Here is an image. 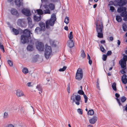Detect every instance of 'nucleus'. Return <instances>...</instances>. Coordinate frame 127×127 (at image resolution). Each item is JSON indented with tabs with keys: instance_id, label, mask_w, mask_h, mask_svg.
<instances>
[{
	"instance_id": "1",
	"label": "nucleus",
	"mask_w": 127,
	"mask_h": 127,
	"mask_svg": "<svg viewBox=\"0 0 127 127\" xmlns=\"http://www.w3.org/2000/svg\"><path fill=\"white\" fill-rule=\"evenodd\" d=\"M31 34L32 33L27 29H25L24 31L23 34L21 35V42L22 43L25 44L28 42L29 39L31 38Z\"/></svg>"
},
{
	"instance_id": "2",
	"label": "nucleus",
	"mask_w": 127,
	"mask_h": 127,
	"mask_svg": "<svg viewBox=\"0 0 127 127\" xmlns=\"http://www.w3.org/2000/svg\"><path fill=\"white\" fill-rule=\"evenodd\" d=\"M56 20V15L55 14L53 13L51 15L50 19L46 22V28L49 29V25L51 26H53Z\"/></svg>"
},
{
	"instance_id": "3",
	"label": "nucleus",
	"mask_w": 127,
	"mask_h": 127,
	"mask_svg": "<svg viewBox=\"0 0 127 127\" xmlns=\"http://www.w3.org/2000/svg\"><path fill=\"white\" fill-rule=\"evenodd\" d=\"M42 4L45 9L49 8L51 10H54L55 8L54 5L52 3H49L48 0H41Z\"/></svg>"
},
{
	"instance_id": "4",
	"label": "nucleus",
	"mask_w": 127,
	"mask_h": 127,
	"mask_svg": "<svg viewBox=\"0 0 127 127\" xmlns=\"http://www.w3.org/2000/svg\"><path fill=\"white\" fill-rule=\"evenodd\" d=\"M52 51L51 47L49 46L46 44L45 46V56L47 59H48L50 57L52 53Z\"/></svg>"
},
{
	"instance_id": "5",
	"label": "nucleus",
	"mask_w": 127,
	"mask_h": 127,
	"mask_svg": "<svg viewBox=\"0 0 127 127\" xmlns=\"http://www.w3.org/2000/svg\"><path fill=\"white\" fill-rule=\"evenodd\" d=\"M71 99L73 100L72 103L75 102V104L77 105L80 104V101L81 99V96L79 95H75L73 94L71 95Z\"/></svg>"
},
{
	"instance_id": "6",
	"label": "nucleus",
	"mask_w": 127,
	"mask_h": 127,
	"mask_svg": "<svg viewBox=\"0 0 127 127\" xmlns=\"http://www.w3.org/2000/svg\"><path fill=\"white\" fill-rule=\"evenodd\" d=\"M83 76L82 69L80 68H78L77 71L75 76V78L77 80L80 81L82 79Z\"/></svg>"
},
{
	"instance_id": "7",
	"label": "nucleus",
	"mask_w": 127,
	"mask_h": 127,
	"mask_svg": "<svg viewBox=\"0 0 127 127\" xmlns=\"http://www.w3.org/2000/svg\"><path fill=\"white\" fill-rule=\"evenodd\" d=\"M103 28V23L102 22L99 23H96V30L97 32H102Z\"/></svg>"
},
{
	"instance_id": "8",
	"label": "nucleus",
	"mask_w": 127,
	"mask_h": 127,
	"mask_svg": "<svg viewBox=\"0 0 127 127\" xmlns=\"http://www.w3.org/2000/svg\"><path fill=\"white\" fill-rule=\"evenodd\" d=\"M36 48L39 51H43L44 48V45L41 42H38L36 45Z\"/></svg>"
},
{
	"instance_id": "9",
	"label": "nucleus",
	"mask_w": 127,
	"mask_h": 127,
	"mask_svg": "<svg viewBox=\"0 0 127 127\" xmlns=\"http://www.w3.org/2000/svg\"><path fill=\"white\" fill-rule=\"evenodd\" d=\"M22 13L26 16H29L31 15L30 10L28 9L24 8L22 10Z\"/></svg>"
},
{
	"instance_id": "10",
	"label": "nucleus",
	"mask_w": 127,
	"mask_h": 127,
	"mask_svg": "<svg viewBox=\"0 0 127 127\" xmlns=\"http://www.w3.org/2000/svg\"><path fill=\"white\" fill-rule=\"evenodd\" d=\"M115 0V2L117 3V5H118L119 6H123L126 5L127 3V0Z\"/></svg>"
},
{
	"instance_id": "11",
	"label": "nucleus",
	"mask_w": 127,
	"mask_h": 127,
	"mask_svg": "<svg viewBox=\"0 0 127 127\" xmlns=\"http://www.w3.org/2000/svg\"><path fill=\"white\" fill-rule=\"evenodd\" d=\"M17 23L18 25L22 27L25 24V22L23 19H19L17 21Z\"/></svg>"
},
{
	"instance_id": "12",
	"label": "nucleus",
	"mask_w": 127,
	"mask_h": 127,
	"mask_svg": "<svg viewBox=\"0 0 127 127\" xmlns=\"http://www.w3.org/2000/svg\"><path fill=\"white\" fill-rule=\"evenodd\" d=\"M27 20L28 21L30 28H32L34 27V25L32 23V21L31 18L29 17H28L27 18Z\"/></svg>"
},
{
	"instance_id": "13",
	"label": "nucleus",
	"mask_w": 127,
	"mask_h": 127,
	"mask_svg": "<svg viewBox=\"0 0 127 127\" xmlns=\"http://www.w3.org/2000/svg\"><path fill=\"white\" fill-rule=\"evenodd\" d=\"M16 94L18 97L25 96V95L23 92L22 91L20 90H18L16 91Z\"/></svg>"
},
{
	"instance_id": "14",
	"label": "nucleus",
	"mask_w": 127,
	"mask_h": 127,
	"mask_svg": "<svg viewBox=\"0 0 127 127\" xmlns=\"http://www.w3.org/2000/svg\"><path fill=\"white\" fill-rule=\"evenodd\" d=\"M11 14L14 15H16V16H18L19 15V14L17 10L14 8H12L10 11Z\"/></svg>"
},
{
	"instance_id": "15",
	"label": "nucleus",
	"mask_w": 127,
	"mask_h": 127,
	"mask_svg": "<svg viewBox=\"0 0 127 127\" xmlns=\"http://www.w3.org/2000/svg\"><path fill=\"white\" fill-rule=\"evenodd\" d=\"M121 16L124 17V20L125 21H127V11H125L122 12L121 14Z\"/></svg>"
},
{
	"instance_id": "16",
	"label": "nucleus",
	"mask_w": 127,
	"mask_h": 127,
	"mask_svg": "<svg viewBox=\"0 0 127 127\" xmlns=\"http://www.w3.org/2000/svg\"><path fill=\"white\" fill-rule=\"evenodd\" d=\"M121 79L123 83L126 84L127 83V76L125 74H124L122 77Z\"/></svg>"
},
{
	"instance_id": "17",
	"label": "nucleus",
	"mask_w": 127,
	"mask_h": 127,
	"mask_svg": "<svg viewBox=\"0 0 127 127\" xmlns=\"http://www.w3.org/2000/svg\"><path fill=\"white\" fill-rule=\"evenodd\" d=\"M67 45L70 48L73 47L74 46V44L73 40H69L68 41Z\"/></svg>"
},
{
	"instance_id": "18",
	"label": "nucleus",
	"mask_w": 127,
	"mask_h": 127,
	"mask_svg": "<svg viewBox=\"0 0 127 127\" xmlns=\"http://www.w3.org/2000/svg\"><path fill=\"white\" fill-rule=\"evenodd\" d=\"M97 120V117H96L94 116L92 118L90 119L89 120L90 123L92 124H95Z\"/></svg>"
},
{
	"instance_id": "19",
	"label": "nucleus",
	"mask_w": 127,
	"mask_h": 127,
	"mask_svg": "<svg viewBox=\"0 0 127 127\" xmlns=\"http://www.w3.org/2000/svg\"><path fill=\"white\" fill-rule=\"evenodd\" d=\"M39 25L40 27L41 30L44 31L45 29V25L44 23L42 22H40L39 23Z\"/></svg>"
},
{
	"instance_id": "20",
	"label": "nucleus",
	"mask_w": 127,
	"mask_h": 127,
	"mask_svg": "<svg viewBox=\"0 0 127 127\" xmlns=\"http://www.w3.org/2000/svg\"><path fill=\"white\" fill-rule=\"evenodd\" d=\"M34 20L36 21H38L41 20L40 15L39 14L34 15Z\"/></svg>"
},
{
	"instance_id": "21",
	"label": "nucleus",
	"mask_w": 127,
	"mask_h": 127,
	"mask_svg": "<svg viewBox=\"0 0 127 127\" xmlns=\"http://www.w3.org/2000/svg\"><path fill=\"white\" fill-rule=\"evenodd\" d=\"M127 10L126 8L124 7H121L117 9V11L119 13H121L123 11H126Z\"/></svg>"
},
{
	"instance_id": "22",
	"label": "nucleus",
	"mask_w": 127,
	"mask_h": 127,
	"mask_svg": "<svg viewBox=\"0 0 127 127\" xmlns=\"http://www.w3.org/2000/svg\"><path fill=\"white\" fill-rule=\"evenodd\" d=\"M33 49V47L32 45H29L27 47V49L28 51H32Z\"/></svg>"
},
{
	"instance_id": "23",
	"label": "nucleus",
	"mask_w": 127,
	"mask_h": 127,
	"mask_svg": "<svg viewBox=\"0 0 127 127\" xmlns=\"http://www.w3.org/2000/svg\"><path fill=\"white\" fill-rule=\"evenodd\" d=\"M36 88L38 89V90L39 91V94H41L42 93V87H41L40 85H38L36 86Z\"/></svg>"
},
{
	"instance_id": "24",
	"label": "nucleus",
	"mask_w": 127,
	"mask_h": 127,
	"mask_svg": "<svg viewBox=\"0 0 127 127\" xmlns=\"http://www.w3.org/2000/svg\"><path fill=\"white\" fill-rule=\"evenodd\" d=\"M20 0H15V2L16 5L18 7H19L21 5H23V3Z\"/></svg>"
},
{
	"instance_id": "25",
	"label": "nucleus",
	"mask_w": 127,
	"mask_h": 127,
	"mask_svg": "<svg viewBox=\"0 0 127 127\" xmlns=\"http://www.w3.org/2000/svg\"><path fill=\"white\" fill-rule=\"evenodd\" d=\"M12 32L13 34L15 35H17L19 33V31L17 30L14 28L12 29Z\"/></svg>"
},
{
	"instance_id": "26",
	"label": "nucleus",
	"mask_w": 127,
	"mask_h": 127,
	"mask_svg": "<svg viewBox=\"0 0 127 127\" xmlns=\"http://www.w3.org/2000/svg\"><path fill=\"white\" fill-rule=\"evenodd\" d=\"M97 37L99 38H102L103 37V33L102 32H97Z\"/></svg>"
},
{
	"instance_id": "27",
	"label": "nucleus",
	"mask_w": 127,
	"mask_h": 127,
	"mask_svg": "<svg viewBox=\"0 0 127 127\" xmlns=\"http://www.w3.org/2000/svg\"><path fill=\"white\" fill-rule=\"evenodd\" d=\"M116 20L118 22H121L122 20L121 17L119 15H117L116 17Z\"/></svg>"
},
{
	"instance_id": "28",
	"label": "nucleus",
	"mask_w": 127,
	"mask_h": 127,
	"mask_svg": "<svg viewBox=\"0 0 127 127\" xmlns=\"http://www.w3.org/2000/svg\"><path fill=\"white\" fill-rule=\"evenodd\" d=\"M36 11L37 13V14H39L40 15H42L43 14V11H42L41 9H37L36 10Z\"/></svg>"
},
{
	"instance_id": "29",
	"label": "nucleus",
	"mask_w": 127,
	"mask_h": 127,
	"mask_svg": "<svg viewBox=\"0 0 127 127\" xmlns=\"http://www.w3.org/2000/svg\"><path fill=\"white\" fill-rule=\"evenodd\" d=\"M123 30L124 31H127V26L125 23H124L122 25Z\"/></svg>"
},
{
	"instance_id": "30",
	"label": "nucleus",
	"mask_w": 127,
	"mask_h": 127,
	"mask_svg": "<svg viewBox=\"0 0 127 127\" xmlns=\"http://www.w3.org/2000/svg\"><path fill=\"white\" fill-rule=\"evenodd\" d=\"M50 43L52 47H55L56 46V44L55 42L53 40H50Z\"/></svg>"
},
{
	"instance_id": "31",
	"label": "nucleus",
	"mask_w": 127,
	"mask_h": 127,
	"mask_svg": "<svg viewBox=\"0 0 127 127\" xmlns=\"http://www.w3.org/2000/svg\"><path fill=\"white\" fill-rule=\"evenodd\" d=\"M23 72L25 74H26L28 72V69L26 67L24 68L22 70Z\"/></svg>"
},
{
	"instance_id": "32",
	"label": "nucleus",
	"mask_w": 127,
	"mask_h": 127,
	"mask_svg": "<svg viewBox=\"0 0 127 127\" xmlns=\"http://www.w3.org/2000/svg\"><path fill=\"white\" fill-rule=\"evenodd\" d=\"M94 111L93 109L90 110L88 112V115L91 116L92 115L94 114Z\"/></svg>"
},
{
	"instance_id": "33",
	"label": "nucleus",
	"mask_w": 127,
	"mask_h": 127,
	"mask_svg": "<svg viewBox=\"0 0 127 127\" xmlns=\"http://www.w3.org/2000/svg\"><path fill=\"white\" fill-rule=\"evenodd\" d=\"M43 14H50V10L48 9H46L43 11Z\"/></svg>"
},
{
	"instance_id": "34",
	"label": "nucleus",
	"mask_w": 127,
	"mask_h": 127,
	"mask_svg": "<svg viewBox=\"0 0 127 127\" xmlns=\"http://www.w3.org/2000/svg\"><path fill=\"white\" fill-rule=\"evenodd\" d=\"M69 22V19L68 17L66 16L65 18L64 22L66 24H67Z\"/></svg>"
},
{
	"instance_id": "35",
	"label": "nucleus",
	"mask_w": 127,
	"mask_h": 127,
	"mask_svg": "<svg viewBox=\"0 0 127 127\" xmlns=\"http://www.w3.org/2000/svg\"><path fill=\"white\" fill-rule=\"evenodd\" d=\"M119 64L120 65L126 64V62L123 59H121L120 61Z\"/></svg>"
},
{
	"instance_id": "36",
	"label": "nucleus",
	"mask_w": 127,
	"mask_h": 127,
	"mask_svg": "<svg viewBox=\"0 0 127 127\" xmlns=\"http://www.w3.org/2000/svg\"><path fill=\"white\" fill-rule=\"evenodd\" d=\"M116 85V84L115 83H113L112 85V88L115 91H116L117 90Z\"/></svg>"
},
{
	"instance_id": "37",
	"label": "nucleus",
	"mask_w": 127,
	"mask_h": 127,
	"mask_svg": "<svg viewBox=\"0 0 127 127\" xmlns=\"http://www.w3.org/2000/svg\"><path fill=\"white\" fill-rule=\"evenodd\" d=\"M85 56L86 55L84 51L83 50H82L81 51V57L83 58H85Z\"/></svg>"
},
{
	"instance_id": "38",
	"label": "nucleus",
	"mask_w": 127,
	"mask_h": 127,
	"mask_svg": "<svg viewBox=\"0 0 127 127\" xmlns=\"http://www.w3.org/2000/svg\"><path fill=\"white\" fill-rule=\"evenodd\" d=\"M7 62L9 66L11 67H12L13 66V63L11 61L9 60L7 61Z\"/></svg>"
},
{
	"instance_id": "39",
	"label": "nucleus",
	"mask_w": 127,
	"mask_h": 127,
	"mask_svg": "<svg viewBox=\"0 0 127 127\" xmlns=\"http://www.w3.org/2000/svg\"><path fill=\"white\" fill-rule=\"evenodd\" d=\"M42 30H41L40 28L39 27H37L35 30V33L37 34L38 32H40Z\"/></svg>"
},
{
	"instance_id": "40",
	"label": "nucleus",
	"mask_w": 127,
	"mask_h": 127,
	"mask_svg": "<svg viewBox=\"0 0 127 127\" xmlns=\"http://www.w3.org/2000/svg\"><path fill=\"white\" fill-rule=\"evenodd\" d=\"M68 37L69 40H72V39L73 38V36L72 35V32H70Z\"/></svg>"
},
{
	"instance_id": "41",
	"label": "nucleus",
	"mask_w": 127,
	"mask_h": 127,
	"mask_svg": "<svg viewBox=\"0 0 127 127\" xmlns=\"http://www.w3.org/2000/svg\"><path fill=\"white\" fill-rule=\"evenodd\" d=\"M0 49L2 50V51H3V52H4V51L3 46L0 42Z\"/></svg>"
},
{
	"instance_id": "42",
	"label": "nucleus",
	"mask_w": 127,
	"mask_h": 127,
	"mask_svg": "<svg viewBox=\"0 0 127 127\" xmlns=\"http://www.w3.org/2000/svg\"><path fill=\"white\" fill-rule=\"evenodd\" d=\"M67 68L66 66H64L62 68H60L59 71H65Z\"/></svg>"
},
{
	"instance_id": "43",
	"label": "nucleus",
	"mask_w": 127,
	"mask_h": 127,
	"mask_svg": "<svg viewBox=\"0 0 127 127\" xmlns=\"http://www.w3.org/2000/svg\"><path fill=\"white\" fill-rule=\"evenodd\" d=\"M126 98L124 96L122 97L121 98V101L123 102H124L126 100Z\"/></svg>"
},
{
	"instance_id": "44",
	"label": "nucleus",
	"mask_w": 127,
	"mask_h": 127,
	"mask_svg": "<svg viewBox=\"0 0 127 127\" xmlns=\"http://www.w3.org/2000/svg\"><path fill=\"white\" fill-rule=\"evenodd\" d=\"M115 1L114 2V3L112 0L110 1L109 2V3L108 4V5H113L115 6H116L117 5V4H115Z\"/></svg>"
},
{
	"instance_id": "45",
	"label": "nucleus",
	"mask_w": 127,
	"mask_h": 127,
	"mask_svg": "<svg viewBox=\"0 0 127 127\" xmlns=\"http://www.w3.org/2000/svg\"><path fill=\"white\" fill-rule=\"evenodd\" d=\"M78 93L81 95H84V92L82 91V90H79L78 92Z\"/></svg>"
},
{
	"instance_id": "46",
	"label": "nucleus",
	"mask_w": 127,
	"mask_h": 127,
	"mask_svg": "<svg viewBox=\"0 0 127 127\" xmlns=\"http://www.w3.org/2000/svg\"><path fill=\"white\" fill-rule=\"evenodd\" d=\"M100 49L101 51L104 53H105L106 51L103 46L101 45L100 46Z\"/></svg>"
},
{
	"instance_id": "47",
	"label": "nucleus",
	"mask_w": 127,
	"mask_h": 127,
	"mask_svg": "<svg viewBox=\"0 0 127 127\" xmlns=\"http://www.w3.org/2000/svg\"><path fill=\"white\" fill-rule=\"evenodd\" d=\"M107 58L106 55H103L102 56V60L104 61H106Z\"/></svg>"
},
{
	"instance_id": "48",
	"label": "nucleus",
	"mask_w": 127,
	"mask_h": 127,
	"mask_svg": "<svg viewBox=\"0 0 127 127\" xmlns=\"http://www.w3.org/2000/svg\"><path fill=\"white\" fill-rule=\"evenodd\" d=\"M78 112L80 114H83V110L82 109L79 108L77 110Z\"/></svg>"
},
{
	"instance_id": "49",
	"label": "nucleus",
	"mask_w": 127,
	"mask_h": 127,
	"mask_svg": "<svg viewBox=\"0 0 127 127\" xmlns=\"http://www.w3.org/2000/svg\"><path fill=\"white\" fill-rule=\"evenodd\" d=\"M83 96L85 99V103H86L88 100V97L85 94Z\"/></svg>"
},
{
	"instance_id": "50",
	"label": "nucleus",
	"mask_w": 127,
	"mask_h": 127,
	"mask_svg": "<svg viewBox=\"0 0 127 127\" xmlns=\"http://www.w3.org/2000/svg\"><path fill=\"white\" fill-rule=\"evenodd\" d=\"M123 55L124 56L123 58L122 59H123L126 62L127 60V55H125L124 54Z\"/></svg>"
},
{
	"instance_id": "51",
	"label": "nucleus",
	"mask_w": 127,
	"mask_h": 127,
	"mask_svg": "<svg viewBox=\"0 0 127 127\" xmlns=\"http://www.w3.org/2000/svg\"><path fill=\"white\" fill-rule=\"evenodd\" d=\"M8 116V113L7 112H5L4 114V118H5L7 117Z\"/></svg>"
},
{
	"instance_id": "52",
	"label": "nucleus",
	"mask_w": 127,
	"mask_h": 127,
	"mask_svg": "<svg viewBox=\"0 0 127 127\" xmlns=\"http://www.w3.org/2000/svg\"><path fill=\"white\" fill-rule=\"evenodd\" d=\"M112 53V52L111 51H108L106 54V55L107 56H110L111 55Z\"/></svg>"
},
{
	"instance_id": "53",
	"label": "nucleus",
	"mask_w": 127,
	"mask_h": 127,
	"mask_svg": "<svg viewBox=\"0 0 127 127\" xmlns=\"http://www.w3.org/2000/svg\"><path fill=\"white\" fill-rule=\"evenodd\" d=\"M120 65L121 66V67L123 68L124 69H126V64L121 65Z\"/></svg>"
},
{
	"instance_id": "54",
	"label": "nucleus",
	"mask_w": 127,
	"mask_h": 127,
	"mask_svg": "<svg viewBox=\"0 0 127 127\" xmlns=\"http://www.w3.org/2000/svg\"><path fill=\"white\" fill-rule=\"evenodd\" d=\"M110 10L112 12H113L114 11L115 9L113 6H110Z\"/></svg>"
},
{
	"instance_id": "55",
	"label": "nucleus",
	"mask_w": 127,
	"mask_h": 127,
	"mask_svg": "<svg viewBox=\"0 0 127 127\" xmlns=\"http://www.w3.org/2000/svg\"><path fill=\"white\" fill-rule=\"evenodd\" d=\"M70 89V84L69 83L67 85V90L68 92V93H69V91Z\"/></svg>"
},
{
	"instance_id": "56",
	"label": "nucleus",
	"mask_w": 127,
	"mask_h": 127,
	"mask_svg": "<svg viewBox=\"0 0 127 127\" xmlns=\"http://www.w3.org/2000/svg\"><path fill=\"white\" fill-rule=\"evenodd\" d=\"M116 99L118 102V104H119V106H120L121 105H122L121 104V103L119 100L117 98H116Z\"/></svg>"
},
{
	"instance_id": "57",
	"label": "nucleus",
	"mask_w": 127,
	"mask_h": 127,
	"mask_svg": "<svg viewBox=\"0 0 127 127\" xmlns=\"http://www.w3.org/2000/svg\"><path fill=\"white\" fill-rule=\"evenodd\" d=\"M96 87L99 90H100V87L99 86V83L98 82V80L97 81V82Z\"/></svg>"
},
{
	"instance_id": "58",
	"label": "nucleus",
	"mask_w": 127,
	"mask_h": 127,
	"mask_svg": "<svg viewBox=\"0 0 127 127\" xmlns=\"http://www.w3.org/2000/svg\"><path fill=\"white\" fill-rule=\"evenodd\" d=\"M100 42L101 44H104L105 43V41L104 40H101L100 41Z\"/></svg>"
},
{
	"instance_id": "59",
	"label": "nucleus",
	"mask_w": 127,
	"mask_h": 127,
	"mask_svg": "<svg viewBox=\"0 0 127 127\" xmlns=\"http://www.w3.org/2000/svg\"><path fill=\"white\" fill-rule=\"evenodd\" d=\"M115 96L117 97V98H118L120 96V95L118 94V93H116L115 94Z\"/></svg>"
},
{
	"instance_id": "60",
	"label": "nucleus",
	"mask_w": 127,
	"mask_h": 127,
	"mask_svg": "<svg viewBox=\"0 0 127 127\" xmlns=\"http://www.w3.org/2000/svg\"><path fill=\"white\" fill-rule=\"evenodd\" d=\"M109 40L110 41H113V37L110 36L109 37Z\"/></svg>"
},
{
	"instance_id": "61",
	"label": "nucleus",
	"mask_w": 127,
	"mask_h": 127,
	"mask_svg": "<svg viewBox=\"0 0 127 127\" xmlns=\"http://www.w3.org/2000/svg\"><path fill=\"white\" fill-rule=\"evenodd\" d=\"M120 72L122 74H123L126 73L125 71L124 70H121L120 71Z\"/></svg>"
},
{
	"instance_id": "62",
	"label": "nucleus",
	"mask_w": 127,
	"mask_h": 127,
	"mask_svg": "<svg viewBox=\"0 0 127 127\" xmlns=\"http://www.w3.org/2000/svg\"><path fill=\"white\" fill-rule=\"evenodd\" d=\"M31 83L30 82H28L27 83V85L28 87H31Z\"/></svg>"
},
{
	"instance_id": "63",
	"label": "nucleus",
	"mask_w": 127,
	"mask_h": 127,
	"mask_svg": "<svg viewBox=\"0 0 127 127\" xmlns=\"http://www.w3.org/2000/svg\"><path fill=\"white\" fill-rule=\"evenodd\" d=\"M89 60V63L91 65L92 64V60H91V59Z\"/></svg>"
},
{
	"instance_id": "64",
	"label": "nucleus",
	"mask_w": 127,
	"mask_h": 127,
	"mask_svg": "<svg viewBox=\"0 0 127 127\" xmlns=\"http://www.w3.org/2000/svg\"><path fill=\"white\" fill-rule=\"evenodd\" d=\"M7 127H14V126L12 125H9Z\"/></svg>"
}]
</instances>
